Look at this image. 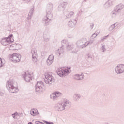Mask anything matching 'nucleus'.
Returning <instances> with one entry per match:
<instances>
[{"instance_id":"nucleus-34","label":"nucleus","mask_w":124,"mask_h":124,"mask_svg":"<svg viewBox=\"0 0 124 124\" xmlns=\"http://www.w3.org/2000/svg\"><path fill=\"white\" fill-rule=\"evenodd\" d=\"M78 49H77V48H75V49H74V50L72 51V53L73 54H78Z\"/></svg>"},{"instance_id":"nucleus-9","label":"nucleus","mask_w":124,"mask_h":124,"mask_svg":"<svg viewBox=\"0 0 124 124\" xmlns=\"http://www.w3.org/2000/svg\"><path fill=\"white\" fill-rule=\"evenodd\" d=\"M10 60L13 62H19L21 61V55L17 53H14L10 58Z\"/></svg>"},{"instance_id":"nucleus-29","label":"nucleus","mask_w":124,"mask_h":124,"mask_svg":"<svg viewBox=\"0 0 124 124\" xmlns=\"http://www.w3.org/2000/svg\"><path fill=\"white\" fill-rule=\"evenodd\" d=\"M44 39L45 41H46L47 42L49 40L50 38L49 37V36H48V35L46 36V35L44 34Z\"/></svg>"},{"instance_id":"nucleus-38","label":"nucleus","mask_w":124,"mask_h":124,"mask_svg":"<svg viewBox=\"0 0 124 124\" xmlns=\"http://www.w3.org/2000/svg\"><path fill=\"white\" fill-rule=\"evenodd\" d=\"M94 26V24H93V23L90 24V27H91L92 30H93V28Z\"/></svg>"},{"instance_id":"nucleus-6","label":"nucleus","mask_w":124,"mask_h":124,"mask_svg":"<svg viewBox=\"0 0 124 124\" xmlns=\"http://www.w3.org/2000/svg\"><path fill=\"white\" fill-rule=\"evenodd\" d=\"M61 44L63 47L65 46L66 48L68 51H71V50L74 48V44L69 42L66 40H62L61 41Z\"/></svg>"},{"instance_id":"nucleus-3","label":"nucleus","mask_w":124,"mask_h":124,"mask_svg":"<svg viewBox=\"0 0 124 124\" xmlns=\"http://www.w3.org/2000/svg\"><path fill=\"white\" fill-rule=\"evenodd\" d=\"M6 88L9 93H15L19 91L17 87V82H14L13 80H8L6 84Z\"/></svg>"},{"instance_id":"nucleus-23","label":"nucleus","mask_w":124,"mask_h":124,"mask_svg":"<svg viewBox=\"0 0 124 124\" xmlns=\"http://www.w3.org/2000/svg\"><path fill=\"white\" fill-rule=\"evenodd\" d=\"M81 94L76 93L73 95V99L75 101H78L81 98Z\"/></svg>"},{"instance_id":"nucleus-19","label":"nucleus","mask_w":124,"mask_h":124,"mask_svg":"<svg viewBox=\"0 0 124 124\" xmlns=\"http://www.w3.org/2000/svg\"><path fill=\"white\" fill-rule=\"evenodd\" d=\"M31 53L32 54L33 62H37V58H36V57H37V54L36 53V51L34 50H32Z\"/></svg>"},{"instance_id":"nucleus-14","label":"nucleus","mask_w":124,"mask_h":124,"mask_svg":"<svg viewBox=\"0 0 124 124\" xmlns=\"http://www.w3.org/2000/svg\"><path fill=\"white\" fill-rule=\"evenodd\" d=\"M76 24H77V18L71 19L69 20L68 22L69 28H74Z\"/></svg>"},{"instance_id":"nucleus-1","label":"nucleus","mask_w":124,"mask_h":124,"mask_svg":"<svg viewBox=\"0 0 124 124\" xmlns=\"http://www.w3.org/2000/svg\"><path fill=\"white\" fill-rule=\"evenodd\" d=\"M52 10H53V3L49 2L46 8V16H44L42 19V23L44 26H48L50 25V23L53 20V14H52Z\"/></svg>"},{"instance_id":"nucleus-8","label":"nucleus","mask_w":124,"mask_h":124,"mask_svg":"<svg viewBox=\"0 0 124 124\" xmlns=\"http://www.w3.org/2000/svg\"><path fill=\"white\" fill-rule=\"evenodd\" d=\"M45 78L44 79L45 82L46 84H49L51 85L52 82H55V79H54V77L52 75H50L49 74H46L45 75Z\"/></svg>"},{"instance_id":"nucleus-46","label":"nucleus","mask_w":124,"mask_h":124,"mask_svg":"<svg viewBox=\"0 0 124 124\" xmlns=\"http://www.w3.org/2000/svg\"><path fill=\"white\" fill-rule=\"evenodd\" d=\"M68 37L69 38H72V37H73V36H68Z\"/></svg>"},{"instance_id":"nucleus-27","label":"nucleus","mask_w":124,"mask_h":124,"mask_svg":"<svg viewBox=\"0 0 124 124\" xmlns=\"http://www.w3.org/2000/svg\"><path fill=\"white\" fill-rule=\"evenodd\" d=\"M118 13H119L116 11V9L115 8L114 10L111 12V15H112V16H113V17H116V16L118 15Z\"/></svg>"},{"instance_id":"nucleus-49","label":"nucleus","mask_w":124,"mask_h":124,"mask_svg":"<svg viewBox=\"0 0 124 124\" xmlns=\"http://www.w3.org/2000/svg\"><path fill=\"white\" fill-rule=\"evenodd\" d=\"M10 47H13V45H10Z\"/></svg>"},{"instance_id":"nucleus-15","label":"nucleus","mask_w":124,"mask_h":124,"mask_svg":"<svg viewBox=\"0 0 124 124\" xmlns=\"http://www.w3.org/2000/svg\"><path fill=\"white\" fill-rule=\"evenodd\" d=\"M62 95V94L60 92H54L50 95V98L53 100H57L58 98Z\"/></svg>"},{"instance_id":"nucleus-5","label":"nucleus","mask_w":124,"mask_h":124,"mask_svg":"<svg viewBox=\"0 0 124 124\" xmlns=\"http://www.w3.org/2000/svg\"><path fill=\"white\" fill-rule=\"evenodd\" d=\"M45 88V85L43 82L40 81H38L35 85V92L36 93H41Z\"/></svg>"},{"instance_id":"nucleus-36","label":"nucleus","mask_w":124,"mask_h":124,"mask_svg":"<svg viewBox=\"0 0 124 124\" xmlns=\"http://www.w3.org/2000/svg\"><path fill=\"white\" fill-rule=\"evenodd\" d=\"M86 56H87L88 59H89V60H92V56H91V54H88L86 55Z\"/></svg>"},{"instance_id":"nucleus-26","label":"nucleus","mask_w":124,"mask_h":124,"mask_svg":"<svg viewBox=\"0 0 124 124\" xmlns=\"http://www.w3.org/2000/svg\"><path fill=\"white\" fill-rule=\"evenodd\" d=\"M103 7L104 8H105V9H108V8L111 7V6H110L108 2L107 1V2H106L105 4H104Z\"/></svg>"},{"instance_id":"nucleus-16","label":"nucleus","mask_w":124,"mask_h":124,"mask_svg":"<svg viewBox=\"0 0 124 124\" xmlns=\"http://www.w3.org/2000/svg\"><path fill=\"white\" fill-rule=\"evenodd\" d=\"M67 5V2H62L60 3V4L58 6V10L59 11H63L65 9V7Z\"/></svg>"},{"instance_id":"nucleus-13","label":"nucleus","mask_w":124,"mask_h":124,"mask_svg":"<svg viewBox=\"0 0 124 124\" xmlns=\"http://www.w3.org/2000/svg\"><path fill=\"white\" fill-rule=\"evenodd\" d=\"M22 76L24 78V80H25L26 82H31V80L33 79V78L31 77V74H28L27 75V73H25L24 74H23Z\"/></svg>"},{"instance_id":"nucleus-32","label":"nucleus","mask_w":124,"mask_h":124,"mask_svg":"<svg viewBox=\"0 0 124 124\" xmlns=\"http://www.w3.org/2000/svg\"><path fill=\"white\" fill-rule=\"evenodd\" d=\"M105 45H103L101 47V49L102 50V52L104 53V52H105V51H106V48H105Z\"/></svg>"},{"instance_id":"nucleus-53","label":"nucleus","mask_w":124,"mask_h":124,"mask_svg":"<svg viewBox=\"0 0 124 124\" xmlns=\"http://www.w3.org/2000/svg\"><path fill=\"white\" fill-rule=\"evenodd\" d=\"M116 29H117V28H115V29H114V31H116Z\"/></svg>"},{"instance_id":"nucleus-54","label":"nucleus","mask_w":124,"mask_h":124,"mask_svg":"<svg viewBox=\"0 0 124 124\" xmlns=\"http://www.w3.org/2000/svg\"><path fill=\"white\" fill-rule=\"evenodd\" d=\"M80 11H81V12H82V10H80Z\"/></svg>"},{"instance_id":"nucleus-41","label":"nucleus","mask_w":124,"mask_h":124,"mask_svg":"<svg viewBox=\"0 0 124 124\" xmlns=\"http://www.w3.org/2000/svg\"><path fill=\"white\" fill-rule=\"evenodd\" d=\"M100 33V31H96V33H95L97 35H98L99 33Z\"/></svg>"},{"instance_id":"nucleus-50","label":"nucleus","mask_w":124,"mask_h":124,"mask_svg":"<svg viewBox=\"0 0 124 124\" xmlns=\"http://www.w3.org/2000/svg\"><path fill=\"white\" fill-rule=\"evenodd\" d=\"M13 117L14 118V119H15V115H13Z\"/></svg>"},{"instance_id":"nucleus-21","label":"nucleus","mask_w":124,"mask_h":124,"mask_svg":"<svg viewBox=\"0 0 124 124\" xmlns=\"http://www.w3.org/2000/svg\"><path fill=\"white\" fill-rule=\"evenodd\" d=\"M30 114L31 116H36V115H38V110L36 108H32L30 111Z\"/></svg>"},{"instance_id":"nucleus-37","label":"nucleus","mask_w":124,"mask_h":124,"mask_svg":"<svg viewBox=\"0 0 124 124\" xmlns=\"http://www.w3.org/2000/svg\"><path fill=\"white\" fill-rule=\"evenodd\" d=\"M108 36H109V35H107V36H104V37H103V38H102V39H101L102 41H104V40H105V39H106L107 38H108Z\"/></svg>"},{"instance_id":"nucleus-48","label":"nucleus","mask_w":124,"mask_h":124,"mask_svg":"<svg viewBox=\"0 0 124 124\" xmlns=\"http://www.w3.org/2000/svg\"><path fill=\"white\" fill-rule=\"evenodd\" d=\"M28 124H32V123H31V122H29V123H28Z\"/></svg>"},{"instance_id":"nucleus-2","label":"nucleus","mask_w":124,"mask_h":124,"mask_svg":"<svg viewBox=\"0 0 124 124\" xmlns=\"http://www.w3.org/2000/svg\"><path fill=\"white\" fill-rule=\"evenodd\" d=\"M71 107V102L67 99H64L62 103L55 105V108L57 111H63Z\"/></svg>"},{"instance_id":"nucleus-30","label":"nucleus","mask_w":124,"mask_h":124,"mask_svg":"<svg viewBox=\"0 0 124 124\" xmlns=\"http://www.w3.org/2000/svg\"><path fill=\"white\" fill-rule=\"evenodd\" d=\"M53 61L50 60L49 59H47L46 60V63L47 65H51L52 63H53Z\"/></svg>"},{"instance_id":"nucleus-7","label":"nucleus","mask_w":124,"mask_h":124,"mask_svg":"<svg viewBox=\"0 0 124 124\" xmlns=\"http://www.w3.org/2000/svg\"><path fill=\"white\" fill-rule=\"evenodd\" d=\"M76 45L78 49H84L87 47L86 38H82L77 41Z\"/></svg>"},{"instance_id":"nucleus-40","label":"nucleus","mask_w":124,"mask_h":124,"mask_svg":"<svg viewBox=\"0 0 124 124\" xmlns=\"http://www.w3.org/2000/svg\"><path fill=\"white\" fill-rule=\"evenodd\" d=\"M81 15H82V14H81V12L78 11V16H81Z\"/></svg>"},{"instance_id":"nucleus-28","label":"nucleus","mask_w":124,"mask_h":124,"mask_svg":"<svg viewBox=\"0 0 124 124\" xmlns=\"http://www.w3.org/2000/svg\"><path fill=\"white\" fill-rule=\"evenodd\" d=\"M107 2L110 6H112L115 4V0H108Z\"/></svg>"},{"instance_id":"nucleus-44","label":"nucleus","mask_w":124,"mask_h":124,"mask_svg":"<svg viewBox=\"0 0 124 124\" xmlns=\"http://www.w3.org/2000/svg\"><path fill=\"white\" fill-rule=\"evenodd\" d=\"M113 41H112V42H113V44L116 43V40H115V39L113 38Z\"/></svg>"},{"instance_id":"nucleus-17","label":"nucleus","mask_w":124,"mask_h":124,"mask_svg":"<svg viewBox=\"0 0 124 124\" xmlns=\"http://www.w3.org/2000/svg\"><path fill=\"white\" fill-rule=\"evenodd\" d=\"M84 77H85V76L83 73H81V75L76 74L73 76V78L75 80H83V79H84Z\"/></svg>"},{"instance_id":"nucleus-43","label":"nucleus","mask_w":124,"mask_h":124,"mask_svg":"<svg viewBox=\"0 0 124 124\" xmlns=\"http://www.w3.org/2000/svg\"><path fill=\"white\" fill-rule=\"evenodd\" d=\"M25 0V1H26V2H30V1H31V0Z\"/></svg>"},{"instance_id":"nucleus-39","label":"nucleus","mask_w":124,"mask_h":124,"mask_svg":"<svg viewBox=\"0 0 124 124\" xmlns=\"http://www.w3.org/2000/svg\"><path fill=\"white\" fill-rule=\"evenodd\" d=\"M17 115H18V113L17 112H15V113H14L12 114V117H13V116H17Z\"/></svg>"},{"instance_id":"nucleus-51","label":"nucleus","mask_w":124,"mask_h":124,"mask_svg":"<svg viewBox=\"0 0 124 124\" xmlns=\"http://www.w3.org/2000/svg\"><path fill=\"white\" fill-rule=\"evenodd\" d=\"M44 123H42V122H41V123H40V124H44Z\"/></svg>"},{"instance_id":"nucleus-45","label":"nucleus","mask_w":124,"mask_h":124,"mask_svg":"<svg viewBox=\"0 0 124 124\" xmlns=\"http://www.w3.org/2000/svg\"><path fill=\"white\" fill-rule=\"evenodd\" d=\"M0 95H1V96H2V95H3V93L0 92Z\"/></svg>"},{"instance_id":"nucleus-11","label":"nucleus","mask_w":124,"mask_h":124,"mask_svg":"<svg viewBox=\"0 0 124 124\" xmlns=\"http://www.w3.org/2000/svg\"><path fill=\"white\" fill-rule=\"evenodd\" d=\"M115 71L117 74H121L124 72V64H119L115 68Z\"/></svg>"},{"instance_id":"nucleus-20","label":"nucleus","mask_w":124,"mask_h":124,"mask_svg":"<svg viewBox=\"0 0 124 124\" xmlns=\"http://www.w3.org/2000/svg\"><path fill=\"white\" fill-rule=\"evenodd\" d=\"M64 15L65 16L67 19L69 18H71V16L74 14V13L72 11L68 12V11H65L64 13Z\"/></svg>"},{"instance_id":"nucleus-24","label":"nucleus","mask_w":124,"mask_h":124,"mask_svg":"<svg viewBox=\"0 0 124 124\" xmlns=\"http://www.w3.org/2000/svg\"><path fill=\"white\" fill-rule=\"evenodd\" d=\"M116 27H117V28H120V25L118 24V23H114L109 27L108 30L110 31H113V30H114V29H115V28Z\"/></svg>"},{"instance_id":"nucleus-18","label":"nucleus","mask_w":124,"mask_h":124,"mask_svg":"<svg viewBox=\"0 0 124 124\" xmlns=\"http://www.w3.org/2000/svg\"><path fill=\"white\" fill-rule=\"evenodd\" d=\"M124 4L121 3L117 5L114 8L115 9V11L120 13V12H122V10L124 9Z\"/></svg>"},{"instance_id":"nucleus-33","label":"nucleus","mask_w":124,"mask_h":124,"mask_svg":"<svg viewBox=\"0 0 124 124\" xmlns=\"http://www.w3.org/2000/svg\"><path fill=\"white\" fill-rule=\"evenodd\" d=\"M4 64L3 62H2V59L0 58V68L2 67Z\"/></svg>"},{"instance_id":"nucleus-42","label":"nucleus","mask_w":124,"mask_h":124,"mask_svg":"<svg viewBox=\"0 0 124 124\" xmlns=\"http://www.w3.org/2000/svg\"><path fill=\"white\" fill-rule=\"evenodd\" d=\"M41 122H39V121H36L35 122V124H41Z\"/></svg>"},{"instance_id":"nucleus-47","label":"nucleus","mask_w":124,"mask_h":124,"mask_svg":"<svg viewBox=\"0 0 124 124\" xmlns=\"http://www.w3.org/2000/svg\"><path fill=\"white\" fill-rule=\"evenodd\" d=\"M42 56H44V52L42 53Z\"/></svg>"},{"instance_id":"nucleus-52","label":"nucleus","mask_w":124,"mask_h":124,"mask_svg":"<svg viewBox=\"0 0 124 124\" xmlns=\"http://www.w3.org/2000/svg\"><path fill=\"white\" fill-rule=\"evenodd\" d=\"M84 1H87V0H84Z\"/></svg>"},{"instance_id":"nucleus-22","label":"nucleus","mask_w":124,"mask_h":124,"mask_svg":"<svg viewBox=\"0 0 124 124\" xmlns=\"http://www.w3.org/2000/svg\"><path fill=\"white\" fill-rule=\"evenodd\" d=\"M33 11H34V9L32 8L30 10L28 14V17L27 18V20H31L32 15L33 14Z\"/></svg>"},{"instance_id":"nucleus-35","label":"nucleus","mask_w":124,"mask_h":124,"mask_svg":"<svg viewBox=\"0 0 124 124\" xmlns=\"http://www.w3.org/2000/svg\"><path fill=\"white\" fill-rule=\"evenodd\" d=\"M97 36V35L95 34V33H94L91 37V38H92L93 39H94Z\"/></svg>"},{"instance_id":"nucleus-4","label":"nucleus","mask_w":124,"mask_h":124,"mask_svg":"<svg viewBox=\"0 0 124 124\" xmlns=\"http://www.w3.org/2000/svg\"><path fill=\"white\" fill-rule=\"evenodd\" d=\"M12 37H13V34H11L7 37L2 38L0 41L1 44L2 45H3V46H7L8 44H10L14 41V39L11 40Z\"/></svg>"},{"instance_id":"nucleus-25","label":"nucleus","mask_w":124,"mask_h":124,"mask_svg":"<svg viewBox=\"0 0 124 124\" xmlns=\"http://www.w3.org/2000/svg\"><path fill=\"white\" fill-rule=\"evenodd\" d=\"M93 42H94V39L93 38H90V40L88 41H87V40H86V46H88V45H92Z\"/></svg>"},{"instance_id":"nucleus-12","label":"nucleus","mask_w":124,"mask_h":124,"mask_svg":"<svg viewBox=\"0 0 124 124\" xmlns=\"http://www.w3.org/2000/svg\"><path fill=\"white\" fill-rule=\"evenodd\" d=\"M56 53L59 58L63 57V54H64V46H62L56 51Z\"/></svg>"},{"instance_id":"nucleus-10","label":"nucleus","mask_w":124,"mask_h":124,"mask_svg":"<svg viewBox=\"0 0 124 124\" xmlns=\"http://www.w3.org/2000/svg\"><path fill=\"white\" fill-rule=\"evenodd\" d=\"M57 73L60 77H62L63 75L65 76V75H67L68 73H69V70H63L61 68H59L58 69V70L57 71Z\"/></svg>"},{"instance_id":"nucleus-31","label":"nucleus","mask_w":124,"mask_h":124,"mask_svg":"<svg viewBox=\"0 0 124 124\" xmlns=\"http://www.w3.org/2000/svg\"><path fill=\"white\" fill-rule=\"evenodd\" d=\"M47 59L50 61H52V62H54V55L53 54L50 55L48 58H47Z\"/></svg>"}]
</instances>
